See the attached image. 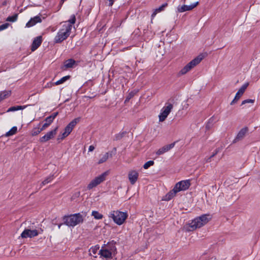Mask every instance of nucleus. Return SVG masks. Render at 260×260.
<instances>
[{
	"label": "nucleus",
	"mask_w": 260,
	"mask_h": 260,
	"mask_svg": "<svg viewBox=\"0 0 260 260\" xmlns=\"http://www.w3.org/2000/svg\"><path fill=\"white\" fill-rule=\"evenodd\" d=\"M75 21V16L73 15L70 19L64 22L62 28L59 30L54 38L55 43H59L67 39L70 34L72 28V24H74Z\"/></svg>",
	"instance_id": "1"
},
{
	"label": "nucleus",
	"mask_w": 260,
	"mask_h": 260,
	"mask_svg": "<svg viewBox=\"0 0 260 260\" xmlns=\"http://www.w3.org/2000/svg\"><path fill=\"white\" fill-rule=\"evenodd\" d=\"M64 224L68 226L74 227L84 221V217L80 213H75L69 215H64L63 218Z\"/></svg>",
	"instance_id": "2"
},
{
	"label": "nucleus",
	"mask_w": 260,
	"mask_h": 260,
	"mask_svg": "<svg viewBox=\"0 0 260 260\" xmlns=\"http://www.w3.org/2000/svg\"><path fill=\"white\" fill-rule=\"evenodd\" d=\"M209 216V215L204 214L192 220L191 222L188 223L186 231H193L204 225L209 221L207 217Z\"/></svg>",
	"instance_id": "3"
},
{
	"label": "nucleus",
	"mask_w": 260,
	"mask_h": 260,
	"mask_svg": "<svg viewBox=\"0 0 260 260\" xmlns=\"http://www.w3.org/2000/svg\"><path fill=\"white\" fill-rule=\"evenodd\" d=\"M127 216L128 215L126 212L118 210L113 211L109 214V217L111 218L115 223L119 225L123 223Z\"/></svg>",
	"instance_id": "4"
},
{
	"label": "nucleus",
	"mask_w": 260,
	"mask_h": 260,
	"mask_svg": "<svg viewBox=\"0 0 260 260\" xmlns=\"http://www.w3.org/2000/svg\"><path fill=\"white\" fill-rule=\"evenodd\" d=\"M108 172H105L100 175L95 177L94 179L91 180V181L88 184L87 187V189L90 190L93 188L97 186L100 184H101L102 182H103L104 181L106 180V177L108 175Z\"/></svg>",
	"instance_id": "5"
},
{
	"label": "nucleus",
	"mask_w": 260,
	"mask_h": 260,
	"mask_svg": "<svg viewBox=\"0 0 260 260\" xmlns=\"http://www.w3.org/2000/svg\"><path fill=\"white\" fill-rule=\"evenodd\" d=\"M43 230L40 229V230H30L28 229H25L21 233V237L22 238H33L37 236L39 234H42Z\"/></svg>",
	"instance_id": "6"
},
{
	"label": "nucleus",
	"mask_w": 260,
	"mask_h": 260,
	"mask_svg": "<svg viewBox=\"0 0 260 260\" xmlns=\"http://www.w3.org/2000/svg\"><path fill=\"white\" fill-rule=\"evenodd\" d=\"M172 109L173 105L171 104H169L168 106L163 107L159 115V121H164L168 117Z\"/></svg>",
	"instance_id": "7"
},
{
	"label": "nucleus",
	"mask_w": 260,
	"mask_h": 260,
	"mask_svg": "<svg viewBox=\"0 0 260 260\" xmlns=\"http://www.w3.org/2000/svg\"><path fill=\"white\" fill-rule=\"evenodd\" d=\"M190 186L189 180H182L176 184L174 187L178 192L187 190Z\"/></svg>",
	"instance_id": "8"
},
{
	"label": "nucleus",
	"mask_w": 260,
	"mask_h": 260,
	"mask_svg": "<svg viewBox=\"0 0 260 260\" xmlns=\"http://www.w3.org/2000/svg\"><path fill=\"white\" fill-rule=\"evenodd\" d=\"M249 85V83L246 82L238 90V92L236 93V95L234 99V100L231 102V105H234L241 98V96L243 94L246 88Z\"/></svg>",
	"instance_id": "9"
},
{
	"label": "nucleus",
	"mask_w": 260,
	"mask_h": 260,
	"mask_svg": "<svg viewBox=\"0 0 260 260\" xmlns=\"http://www.w3.org/2000/svg\"><path fill=\"white\" fill-rule=\"evenodd\" d=\"M199 4V2H197L195 3L192 4L190 5H183L179 6L177 7V11L179 13H182L187 11H190L196 7Z\"/></svg>",
	"instance_id": "10"
},
{
	"label": "nucleus",
	"mask_w": 260,
	"mask_h": 260,
	"mask_svg": "<svg viewBox=\"0 0 260 260\" xmlns=\"http://www.w3.org/2000/svg\"><path fill=\"white\" fill-rule=\"evenodd\" d=\"M116 242L114 240L107 243V244H104V248L107 249L109 251L112 253L113 255H115L117 253V249L116 247Z\"/></svg>",
	"instance_id": "11"
},
{
	"label": "nucleus",
	"mask_w": 260,
	"mask_h": 260,
	"mask_svg": "<svg viewBox=\"0 0 260 260\" xmlns=\"http://www.w3.org/2000/svg\"><path fill=\"white\" fill-rule=\"evenodd\" d=\"M139 177V173L136 170L130 171L128 174V178L131 184L134 185L137 181Z\"/></svg>",
	"instance_id": "12"
},
{
	"label": "nucleus",
	"mask_w": 260,
	"mask_h": 260,
	"mask_svg": "<svg viewBox=\"0 0 260 260\" xmlns=\"http://www.w3.org/2000/svg\"><path fill=\"white\" fill-rule=\"evenodd\" d=\"M57 113H54L52 115L47 117L44 121L42 123V128L41 130L46 129L52 122L53 120L57 115Z\"/></svg>",
	"instance_id": "13"
},
{
	"label": "nucleus",
	"mask_w": 260,
	"mask_h": 260,
	"mask_svg": "<svg viewBox=\"0 0 260 260\" xmlns=\"http://www.w3.org/2000/svg\"><path fill=\"white\" fill-rule=\"evenodd\" d=\"M176 142H175L173 143H171L169 145H166L162 147L159 148L157 152H156V154L157 155H160L163 154L164 153L169 151L170 150H171L172 148H173L176 143Z\"/></svg>",
	"instance_id": "14"
},
{
	"label": "nucleus",
	"mask_w": 260,
	"mask_h": 260,
	"mask_svg": "<svg viewBox=\"0 0 260 260\" xmlns=\"http://www.w3.org/2000/svg\"><path fill=\"white\" fill-rule=\"evenodd\" d=\"M99 254L101 255V257H104L106 259L112 258L114 256L112 253L105 249L104 246H102V248L99 250Z\"/></svg>",
	"instance_id": "15"
},
{
	"label": "nucleus",
	"mask_w": 260,
	"mask_h": 260,
	"mask_svg": "<svg viewBox=\"0 0 260 260\" xmlns=\"http://www.w3.org/2000/svg\"><path fill=\"white\" fill-rule=\"evenodd\" d=\"M42 42V36H38L35 38L32 42V43L31 46V50L32 51H35L37 49L39 46L41 45Z\"/></svg>",
	"instance_id": "16"
},
{
	"label": "nucleus",
	"mask_w": 260,
	"mask_h": 260,
	"mask_svg": "<svg viewBox=\"0 0 260 260\" xmlns=\"http://www.w3.org/2000/svg\"><path fill=\"white\" fill-rule=\"evenodd\" d=\"M204 56L203 54H200L195 58L190 61L188 64V65L192 69L194 67H196L197 64H198L204 58Z\"/></svg>",
	"instance_id": "17"
},
{
	"label": "nucleus",
	"mask_w": 260,
	"mask_h": 260,
	"mask_svg": "<svg viewBox=\"0 0 260 260\" xmlns=\"http://www.w3.org/2000/svg\"><path fill=\"white\" fill-rule=\"evenodd\" d=\"M42 22V19L40 16H36L33 18H31L29 21L26 24V27H30L35 25L37 23H40Z\"/></svg>",
	"instance_id": "18"
},
{
	"label": "nucleus",
	"mask_w": 260,
	"mask_h": 260,
	"mask_svg": "<svg viewBox=\"0 0 260 260\" xmlns=\"http://www.w3.org/2000/svg\"><path fill=\"white\" fill-rule=\"evenodd\" d=\"M56 135V131H49L45 135L40 138L41 142H45L53 138Z\"/></svg>",
	"instance_id": "19"
},
{
	"label": "nucleus",
	"mask_w": 260,
	"mask_h": 260,
	"mask_svg": "<svg viewBox=\"0 0 260 260\" xmlns=\"http://www.w3.org/2000/svg\"><path fill=\"white\" fill-rule=\"evenodd\" d=\"M80 118H76L70 122L66 126L65 130H72L75 126L80 121Z\"/></svg>",
	"instance_id": "20"
},
{
	"label": "nucleus",
	"mask_w": 260,
	"mask_h": 260,
	"mask_svg": "<svg viewBox=\"0 0 260 260\" xmlns=\"http://www.w3.org/2000/svg\"><path fill=\"white\" fill-rule=\"evenodd\" d=\"M168 6L167 3H165L162 4L161 6H160L159 8L155 9L154 10L152 15H151V18L152 19L154 18V17L155 16V15L158 13H159L162 11L164 10L165 8Z\"/></svg>",
	"instance_id": "21"
},
{
	"label": "nucleus",
	"mask_w": 260,
	"mask_h": 260,
	"mask_svg": "<svg viewBox=\"0 0 260 260\" xmlns=\"http://www.w3.org/2000/svg\"><path fill=\"white\" fill-rule=\"evenodd\" d=\"M246 131H239L236 138L233 141V143H236L242 140L246 135Z\"/></svg>",
	"instance_id": "22"
},
{
	"label": "nucleus",
	"mask_w": 260,
	"mask_h": 260,
	"mask_svg": "<svg viewBox=\"0 0 260 260\" xmlns=\"http://www.w3.org/2000/svg\"><path fill=\"white\" fill-rule=\"evenodd\" d=\"M178 192L176 189H175V188L174 187V188L169 191L166 196L165 197V200L166 201H170L171 200L173 197H174L176 193Z\"/></svg>",
	"instance_id": "23"
},
{
	"label": "nucleus",
	"mask_w": 260,
	"mask_h": 260,
	"mask_svg": "<svg viewBox=\"0 0 260 260\" xmlns=\"http://www.w3.org/2000/svg\"><path fill=\"white\" fill-rule=\"evenodd\" d=\"M76 61L73 59H69L64 62V67L66 69L73 68Z\"/></svg>",
	"instance_id": "24"
},
{
	"label": "nucleus",
	"mask_w": 260,
	"mask_h": 260,
	"mask_svg": "<svg viewBox=\"0 0 260 260\" xmlns=\"http://www.w3.org/2000/svg\"><path fill=\"white\" fill-rule=\"evenodd\" d=\"M54 178V175H50L48 176L41 184V187L50 182Z\"/></svg>",
	"instance_id": "25"
},
{
	"label": "nucleus",
	"mask_w": 260,
	"mask_h": 260,
	"mask_svg": "<svg viewBox=\"0 0 260 260\" xmlns=\"http://www.w3.org/2000/svg\"><path fill=\"white\" fill-rule=\"evenodd\" d=\"M70 78V76H69V75L64 76V77H62V78H61L60 80L55 82L54 83V85H58L61 84L63 83L64 82H66L67 80L69 79Z\"/></svg>",
	"instance_id": "26"
},
{
	"label": "nucleus",
	"mask_w": 260,
	"mask_h": 260,
	"mask_svg": "<svg viewBox=\"0 0 260 260\" xmlns=\"http://www.w3.org/2000/svg\"><path fill=\"white\" fill-rule=\"evenodd\" d=\"M71 131H64V132L61 134V135H59L57 138V140L60 142L64 138L69 136Z\"/></svg>",
	"instance_id": "27"
},
{
	"label": "nucleus",
	"mask_w": 260,
	"mask_h": 260,
	"mask_svg": "<svg viewBox=\"0 0 260 260\" xmlns=\"http://www.w3.org/2000/svg\"><path fill=\"white\" fill-rule=\"evenodd\" d=\"M11 93V91L10 90H7V91H4L1 92H0V95L2 99V100H4L9 96H10Z\"/></svg>",
	"instance_id": "28"
},
{
	"label": "nucleus",
	"mask_w": 260,
	"mask_h": 260,
	"mask_svg": "<svg viewBox=\"0 0 260 260\" xmlns=\"http://www.w3.org/2000/svg\"><path fill=\"white\" fill-rule=\"evenodd\" d=\"M24 108V107L21 106H13L11 107L10 108H9L7 112H14L17 110H22Z\"/></svg>",
	"instance_id": "29"
},
{
	"label": "nucleus",
	"mask_w": 260,
	"mask_h": 260,
	"mask_svg": "<svg viewBox=\"0 0 260 260\" xmlns=\"http://www.w3.org/2000/svg\"><path fill=\"white\" fill-rule=\"evenodd\" d=\"M91 215L96 219H101L103 217V215L96 211H93Z\"/></svg>",
	"instance_id": "30"
},
{
	"label": "nucleus",
	"mask_w": 260,
	"mask_h": 260,
	"mask_svg": "<svg viewBox=\"0 0 260 260\" xmlns=\"http://www.w3.org/2000/svg\"><path fill=\"white\" fill-rule=\"evenodd\" d=\"M99 248L100 246L98 245H96L94 246L91 247L89 250V254L91 255V252H92L94 254H96L98 250H99Z\"/></svg>",
	"instance_id": "31"
},
{
	"label": "nucleus",
	"mask_w": 260,
	"mask_h": 260,
	"mask_svg": "<svg viewBox=\"0 0 260 260\" xmlns=\"http://www.w3.org/2000/svg\"><path fill=\"white\" fill-rule=\"evenodd\" d=\"M109 153L107 152L99 160V164H102L104 162H105L109 158Z\"/></svg>",
	"instance_id": "32"
},
{
	"label": "nucleus",
	"mask_w": 260,
	"mask_h": 260,
	"mask_svg": "<svg viewBox=\"0 0 260 260\" xmlns=\"http://www.w3.org/2000/svg\"><path fill=\"white\" fill-rule=\"evenodd\" d=\"M191 70V68L187 64L180 71V73L181 75L185 74L188 71Z\"/></svg>",
	"instance_id": "33"
},
{
	"label": "nucleus",
	"mask_w": 260,
	"mask_h": 260,
	"mask_svg": "<svg viewBox=\"0 0 260 260\" xmlns=\"http://www.w3.org/2000/svg\"><path fill=\"white\" fill-rule=\"evenodd\" d=\"M17 18H18V14H15L12 16L8 17L6 19V21L13 22L17 20Z\"/></svg>",
	"instance_id": "34"
},
{
	"label": "nucleus",
	"mask_w": 260,
	"mask_h": 260,
	"mask_svg": "<svg viewBox=\"0 0 260 260\" xmlns=\"http://www.w3.org/2000/svg\"><path fill=\"white\" fill-rule=\"evenodd\" d=\"M154 162L153 160H149L148 161H147L146 163L144 164L143 165V168L145 169H148L150 166H152L154 165Z\"/></svg>",
	"instance_id": "35"
},
{
	"label": "nucleus",
	"mask_w": 260,
	"mask_h": 260,
	"mask_svg": "<svg viewBox=\"0 0 260 260\" xmlns=\"http://www.w3.org/2000/svg\"><path fill=\"white\" fill-rule=\"evenodd\" d=\"M135 93L136 92L135 91H131V92H129L126 98L125 103L127 102L131 99H132L135 95Z\"/></svg>",
	"instance_id": "36"
},
{
	"label": "nucleus",
	"mask_w": 260,
	"mask_h": 260,
	"mask_svg": "<svg viewBox=\"0 0 260 260\" xmlns=\"http://www.w3.org/2000/svg\"><path fill=\"white\" fill-rule=\"evenodd\" d=\"M254 101H255L254 100L247 99V100L243 101L241 103V105H244V104H247V103L253 104L254 103Z\"/></svg>",
	"instance_id": "37"
},
{
	"label": "nucleus",
	"mask_w": 260,
	"mask_h": 260,
	"mask_svg": "<svg viewBox=\"0 0 260 260\" xmlns=\"http://www.w3.org/2000/svg\"><path fill=\"white\" fill-rule=\"evenodd\" d=\"M16 132L17 131H8L5 135V136L9 137L10 136H12V135L15 134Z\"/></svg>",
	"instance_id": "38"
},
{
	"label": "nucleus",
	"mask_w": 260,
	"mask_h": 260,
	"mask_svg": "<svg viewBox=\"0 0 260 260\" xmlns=\"http://www.w3.org/2000/svg\"><path fill=\"white\" fill-rule=\"evenodd\" d=\"M9 25V23H5L0 25V30L2 31L6 29Z\"/></svg>",
	"instance_id": "39"
},
{
	"label": "nucleus",
	"mask_w": 260,
	"mask_h": 260,
	"mask_svg": "<svg viewBox=\"0 0 260 260\" xmlns=\"http://www.w3.org/2000/svg\"><path fill=\"white\" fill-rule=\"evenodd\" d=\"M213 118H210L209 120V122L208 123H207V125H206V128H208V129H210V128H211L212 127L211 126V124H212V123L213 122Z\"/></svg>",
	"instance_id": "40"
},
{
	"label": "nucleus",
	"mask_w": 260,
	"mask_h": 260,
	"mask_svg": "<svg viewBox=\"0 0 260 260\" xmlns=\"http://www.w3.org/2000/svg\"><path fill=\"white\" fill-rule=\"evenodd\" d=\"M222 149V148H218L216 149L215 151L213 152L212 155H211V157H214L215 155H216Z\"/></svg>",
	"instance_id": "41"
},
{
	"label": "nucleus",
	"mask_w": 260,
	"mask_h": 260,
	"mask_svg": "<svg viewBox=\"0 0 260 260\" xmlns=\"http://www.w3.org/2000/svg\"><path fill=\"white\" fill-rule=\"evenodd\" d=\"M53 85H54V83H51V82H49V83H48L45 86V88H51L52 87V86Z\"/></svg>",
	"instance_id": "42"
},
{
	"label": "nucleus",
	"mask_w": 260,
	"mask_h": 260,
	"mask_svg": "<svg viewBox=\"0 0 260 260\" xmlns=\"http://www.w3.org/2000/svg\"><path fill=\"white\" fill-rule=\"evenodd\" d=\"M95 149V147L93 145H90L89 147V148H88V151L89 152H91L92 151L94 150V149Z\"/></svg>",
	"instance_id": "43"
},
{
	"label": "nucleus",
	"mask_w": 260,
	"mask_h": 260,
	"mask_svg": "<svg viewBox=\"0 0 260 260\" xmlns=\"http://www.w3.org/2000/svg\"><path fill=\"white\" fill-rule=\"evenodd\" d=\"M109 6H112L114 4V0H109Z\"/></svg>",
	"instance_id": "44"
},
{
	"label": "nucleus",
	"mask_w": 260,
	"mask_h": 260,
	"mask_svg": "<svg viewBox=\"0 0 260 260\" xmlns=\"http://www.w3.org/2000/svg\"><path fill=\"white\" fill-rule=\"evenodd\" d=\"M41 131H35L34 132V133L32 134V135L34 136V135H37L38 134H39L40 133Z\"/></svg>",
	"instance_id": "45"
},
{
	"label": "nucleus",
	"mask_w": 260,
	"mask_h": 260,
	"mask_svg": "<svg viewBox=\"0 0 260 260\" xmlns=\"http://www.w3.org/2000/svg\"><path fill=\"white\" fill-rule=\"evenodd\" d=\"M124 134V133L120 134V136L119 137V136L117 137L116 139L117 140V139H119V138H121Z\"/></svg>",
	"instance_id": "46"
},
{
	"label": "nucleus",
	"mask_w": 260,
	"mask_h": 260,
	"mask_svg": "<svg viewBox=\"0 0 260 260\" xmlns=\"http://www.w3.org/2000/svg\"><path fill=\"white\" fill-rule=\"evenodd\" d=\"M10 130H17V127L14 126L12 127Z\"/></svg>",
	"instance_id": "47"
},
{
	"label": "nucleus",
	"mask_w": 260,
	"mask_h": 260,
	"mask_svg": "<svg viewBox=\"0 0 260 260\" xmlns=\"http://www.w3.org/2000/svg\"><path fill=\"white\" fill-rule=\"evenodd\" d=\"M212 157H211V156L210 157H209V158H208L207 159H206V162H210L211 161V158H212Z\"/></svg>",
	"instance_id": "48"
},
{
	"label": "nucleus",
	"mask_w": 260,
	"mask_h": 260,
	"mask_svg": "<svg viewBox=\"0 0 260 260\" xmlns=\"http://www.w3.org/2000/svg\"><path fill=\"white\" fill-rule=\"evenodd\" d=\"M63 224V223H60V224H59L58 225V229H60V227H61V226Z\"/></svg>",
	"instance_id": "49"
},
{
	"label": "nucleus",
	"mask_w": 260,
	"mask_h": 260,
	"mask_svg": "<svg viewBox=\"0 0 260 260\" xmlns=\"http://www.w3.org/2000/svg\"><path fill=\"white\" fill-rule=\"evenodd\" d=\"M241 130H244V131L247 130V127H245L242 128Z\"/></svg>",
	"instance_id": "50"
},
{
	"label": "nucleus",
	"mask_w": 260,
	"mask_h": 260,
	"mask_svg": "<svg viewBox=\"0 0 260 260\" xmlns=\"http://www.w3.org/2000/svg\"><path fill=\"white\" fill-rule=\"evenodd\" d=\"M4 136V135H2V136H1V138H3Z\"/></svg>",
	"instance_id": "51"
},
{
	"label": "nucleus",
	"mask_w": 260,
	"mask_h": 260,
	"mask_svg": "<svg viewBox=\"0 0 260 260\" xmlns=\"http://www.w3.org/2000/svg\"><path fill=\"white\" fill-rule=\"evenodd\" d=\"M63 2L64 1V0H62Z\"/></svg>",
	"instance_id": "52"
}]
</instances>
